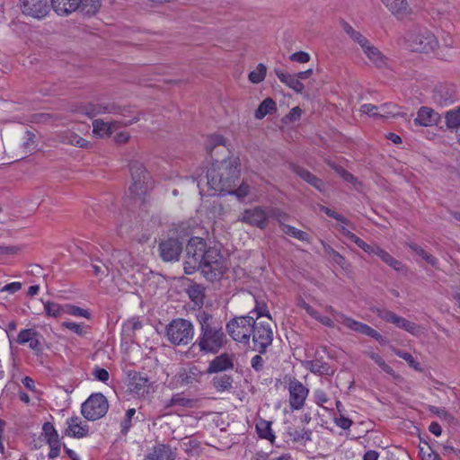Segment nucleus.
<instances>
[{
  "label": "nucleus",
  "mask_w": 460,
  "mask_h": 460,
  "mask_svg": "<svg viewBox=\"0 0 460 460\" xmlns=\"http://www.w3.org/2000/svg\"><path fill=\"white\" fill-rule=\"evenodd\" d=\"M254 324L255 321L252 316L235 317L227 323L226 332L234 341L247 344Z\"/></svg>",
  "instance_id": "nucleus-8"
},
{
  "label": "nucleus",
  "mask_w": 460,
  "mask_h": 460,
  "mask_svg": "<svg viewBox=\"0 0 460 460\" xmlns=\"http://www.w3.org/2000/svg\"><path fill=\"white\" fill-rule=\"evenodd\" d=\"M314 398H315V402L319 406L323 407L325 410L331 409L330 407L324 405L325 403H327L329 402V398L324 391L316 390L314 393Z\"/></svg>",
  "instance_id": "nucleus-62"
},
{
  "label": "nucleus",
  "mask_w": 460,
  "mask_h": 460,
  "mask_svg": "<svg viewBox=\"0 0 460 460\" xmlns=\"http://www.w3.org/2000/svg\"><path fill=\"white\" fill-rule=\"evenodd\" d=\"M233 377L229 375L224 374L215 376L212 379L214 388L218 392L230 391L233 388Z\"/></svg>",
  "instance_id": "nucleus-33"
},
{
  "label": "nucleus",
  "mask_w": 460,
  "mask_h": 460,
  "mask_svg": "<svg viewBox=\"0 0 460 460\" xmlns=\"http://www.w3.org/2000/svg\"><path fill=\"white\" fill-rule=\"evenodd\" d=\"M225 138L220 135L211 136L208 139V143L206 146L208 153L211 154L214 148L217 146H224Z\"/></svg>",
  "instance_id": "nucleus-59"
},
{
  "label": "nucleus",
  "mask_w": 460,
  "mask_h": 460,
  "mask_svg": "<svg viewBox=\"0 0 460 460\" xmlns=\"http://www.w3.org/2000/svg\"><path fill=\"white\" fill-rule=\"evenodd\" d=\"M406 42L412 51L417 52H429L434 50L438 46V40L434 34L426 28L420 27L407 33Z\"/></svg>",
  "instance_id": "nucleus-6"
},
{
  "label": "nucleus",
  "mask_w": 460,
  "mask_h": 460,
  "mask_svg": "<svg viewBox=\"0 0 460 460\" xmlns=\"http://www.w3.org/2000/svg\"><path fill=\"white\" fill-rule=\"evenodd\" d=\"M377 315L387 323H394L396 327L403 329L412 335H418L420 332V327L403 317L395 314L394 312L386 309H377Z\"/></svg>",
  "instance_id": "nucleus-13"
},
{
  "label": "nucleus",
  "mask_w": 460,
  "mask_h": 460,
  "mask_svg": "<svg viewBox=\"0 0 460 460\" xmlns=\"http://www.w3.org/2000/svg\"><path fill=\"white\" fill-rule=\"evenodd\" d=\"M111 270L121 274V270L128 272L135 266L131 253L126 250H114L110 259Z\"/></svg>",
  "instance_id": "nucleus-15"
},
{
  "label": "nucleus",
  "mask_w": 460,
  "mask_h": 460,
  "mask_svg": "<svg viewBox=\"0 0 460 460\" xmlns=\"http://www.w3.org/2000/svg\"><path fill=\"white\" fill-rule=\"evenodd\" d=\"M59 139L63 144L71 145L81 148H88L91 146L89 141L72 131H65L61 133L59 135Z\"/></svg>",
  "instance_id": "nucleus-30"
},
{
  "label": "nucleus",
  "mask_w": 460,
  "mask_h": 460,
  "mask_svg": "<svg viewBox=\"0 0 460 460\" xmlns=\"http://www.w3.org/2000/svg\"><path fill=\"white\" fill-rule=\"evenodd\" d=\"M139 118L135 116L130 120H114V121H104L102 119H94L93 121V133L101 137L111 136L115 130L120 127H127L135 122H137Z\"/></svg>",
  "instance_id": "nucleus-12"
},
{
  "label": "nucleus",
  "mask_w": 460,
  "mask_h": 460,
  "mask_svg": "<svg viewBox=\"0 0 460 460\" xmlns=\"http://www.w3.org/2000/svg\"><path fill=\"white\" fill-rule=\"evenodd\" d=\"M166 335L171 343L174 345H186L194 337L193 324L182 318L174 319L167 325Z\"/></svg>",
  "instance_id": "nucleus-7"
},
{
  "label": "nucleus",
  "mask_w": 460,
  "mask_h": 460,
  "mask_svg": "<svg viewBox=\"0 0 460 460\" xmlns=\"http://www.w3.org/2000/svg\"><path fill=\"white\" fill-rule=\"evenodd\" d=\"M438 119V112L429 107H421L414 119V123L418 126L429 127L437 124Z\"/></svg>",
  "instance_id": "nucleus-23"
},
{
  "label": "nucleus",
  "mask_w": 460,
  "mask_h": 460,
  "mask_svg": "<svg viewBox=\"0 0 460 460\" xmlns=\"http://www.w3.org/2000/svg\"><path fill=\"white\" fill-rule=\"evenodd\" d=\"M195 402V400L187 398L182 393H179L172 396L167 403V407L178 405L185 408H192Z\"/></svg>",
  "instance_id": "nucleus-42"
},
{
  "label": "nucleus",
  "mask_w": 460,
  "mask_h": 460,
  "mask_svg": "<svg viewBox=\"0 0 460 460\" xmlns=\"http://www.w3.org/2000/svg\"><path fill=\"white\" fill-rule=\"evenodd\" d=\"M366 354L376 364L378 367L386 374L394 375V369L385 363L384 358L378 354L374 351H367Z\"/></svg>",
  "instance_id": "nucleus-49"
},
{
  "label": "nucleus",
  "mask_w": 460,
  "mask_h": 460,
  "mask_svg": "<svg viewBox=\"0 0 460 460\" xmlns=\"http://www.w3.org/2000/svg\"><path fill=\"white\" fill-rule=\"evenodd\" d=\"M22 12L31 17L40 19L49 12V0H20Z\"/></svg>",
  "instance_id": "nucleus-18"
},
{
  "label": "nucleus",
  "mask_w": 460,
  "mask_h": 460,
  "mask_svg": "<svg viewBox=\"0 0 460 460\" xmlns=\"http://www.w3.org/2000/svg\"><path fill=\"white\" fill-rule=\"evenodd\" d=\"M109 409V403L102 394H92L83 404L81 411L89 420H96L103 417Z\"/></svg>",
  "instance_id": "nucleus-9"
},
{
  "label": "nucleus",
  "mask_w": 460,
  "mask_h": 460,
  "mask_svg": "<svg viewBox=\"0 0 460 460\" xmlns=\"http://www.w3.org/2000/svg\"><path fill=\"white\" fill-rule=\"evenodd\" d=\"M274 111H276V102L271 98H266L256 110L255 118L261 119Z\"/></svg>",
  "instance_id": "nucleus-40"
},
{
  "label": "nucleus",
  "mask_w": 460,
  "mask_h": 460,
  "mask_svg": "<svg viewBox=\"0 0 460 460\" xmlns=\"http://www.w3.org/2000/svg\"><path fill=\"white\" fill-rule=\"evenodd\" d=\"M446 125L447 128L460 132V106L452 109L445 114Z\"/></svg>",
  "instance_id": "nucleus-32"
},
{
  "label": "nucleus",
  "mask_w": 460,
  "mask_h": 460,
  "mask_svg": "<svg viewBox=\"0 0 460 460\" xmlns=\"http://www.w3.org/2000/svg\"><path fill=\"white\" fill-rule=\"evenodd\" d=\"M268 217H269V219L270 218L276 219L279 223V225L281 226V230H283V225H286L285 221H287L288 219V215L287 213L281 211L279 208H270V207H268Z\"/></svg>",
  "instance_id": "nucleus-51"
},
{
  "label": "nucleus",
  "mask_w": 460,
  "mask_h": 460,
  "mask_svg": "<svg viewBox=\"0 0 460 460\" xmlns=\"http://www.w3.org/2000/svg\"><path fill=\"white\" fill-rule=\"evenodd\" d=\"M291 169L297 176H299L305 181H307V180L311 178V176L313 175V173H311L308 170L296 164H292Z\"/></svg>",
  "instance_id": "nucleus-63"
},
{
  "label": "nucleus",
  "mask_w": 460,
  "mask_h": 460,
  "mask_svg": "<svg viewBox=\"0 0 460 460\" xmlns=\"http://www.w3.org/2000/svg\"><path fill=\"white\" fill-rule=\"evenodd\" d=\"M234 367L232 358L226 354H221L216 357L209 364L208 372V373H218L232 369Z\"/></svg>",
  "instance_id": "nucleus-24"
},
{
  "label": "nucleus",
  "mask_w": 460,
  "mask_h": 460,
  "mask_svg": "<svg viewBox=\"0 0 460 460\" xmlns=\"http://www.w3.org/2000/svg\"><path fill=\"white\" fill-rule=\"evenodd\" d=\"M80 0H51L54 11L58 14H68L79 7Z\"/></svg>",
  "instance_id": "nucleus-28"
},
{
  "label": "nucleus",
  "mask_w": 460,
  "mask_h": 460,
  "mask_svg": "<svg viewBox=\"0 0 460 460\" xmlns=\"http://www.w3.org/2000/svg\"><path fill=\"white\" fill-rule=\"evenodd\" d=\"M275 73L281 83L285 84L295 92L301 93L304 91V84L299 80L296 74L290 75L278 69H275Z\"/></svg>",
  "instance_id": "nucleus-25"
},
{
  "label": "nucleus",
  "mask_w": 460,
  "mask_h": 460,
  "mask_svg": "<svg viewBox=\"0 0 460 460\" xmlns=\"http://www.w3.org/2000/svg\"><path fill=\"white\" fill-rule=\"evenodd\" d=\"M395 354L404 359L411 367L414 368L415 370H421L420 367V363L414 359V358L408 352L397 350Z\"/></svg>",
  "instance_id": "nucleus-57"
},
{
  "label": "nucleus",
  "mask_w": 460,
  "mask_h": 460,
  "mask_svg": "<svg viewBox=\"0 0 460 460\" xmlns=\"http://www.w3.org/2000/svg\"><path fill=\"white\" fill-rule=\"evenodd\" d=\"M202 372L197 367H190L179 373V379L182 385H189L199 381Z\"/></svg>",
  "instance_id": "nucleus-31"
},
{
  "label": "nucleus",
  "mask_w": 460,
  "mask_h": 460,
  "mask_svg": "<svg viewBox=\"0 0 460 460\" xmlns=\"http://www.w3.org/2000/svg\"><path fill=\"white\" fill-rule=\"evenodd\" d=\"M146 457L148 460H174L175 453L170 447L160 444L154 447L152 452Z\"/></svg>",
  "instance_id": "nucleus-29"
},
{
  "label": "nucleus",
  "mask_w": 460,
  "mask_h": 460,
  "mask_svg": "<svg viewBox=\"0 0 460 460\" xmlns=\"http://www.w3.org/2000/svg\"><path fill=\"white\" fill-rule=\"evenodd\" d=\"M65 313L66 314H70L77 317H84L86 319L90 317V314L88 313L87 310L69 304L65 305Z\"/></svg>",
  "instance_id": "nucleus-53"
},
{
  "label": "nucleus",
  "mask_w": 460,
  "mask_h": 460,
  "mask_svg": "<svg viewBox=\"0 0 460 460\" xmlns=\"http://www.w3.org/2000/svg\"><path fill=\"white\" fill-rule=\"evenodd\" d=\"M288 435L294 442L306 443L311 441L312 431L308 429H289Z\"/></svg>",
  "instance_id": "nucleus-38"
},
{
  "label": "nucleus",
  "mask_w": 460,
  "mask_h": 460,
  "mask_svg": "<svg viewBox=\"0 0 460 460\" xmlns=\"http://www.w3.org/2000/svg\"><path fill=\"white\" fill-rule=\"evenodd\" d=\"M289 404L293 410L301 409L308 395V389L297 379L293 378L288 384Z\"/></svg>",
  "instance_id": "nucleus-16"
},
{
  "label": "nucleus",
  "mask_w": 460,
  "mask_h": 460,
  "mask_svg": "<svg viewBox=\"0 0 460 460\" xmlns=\"http://www.w3.org/2000/svg\"><path fill=\"white\" fill-rule=\"evenodd\" d=\"M326 311L329 312L330 314H332L334 317V320L339 323H341L343 324L344 326H346L348 328V324L346 323V320L345 319H348L349 321H355L354 319L343 314L342 313H340L338 311H336L332 306L331 305H328L326 306Z\"/></svg>",
  "instance_id": "nucleus-58"
},
{
  "label": "nucleus",
  "mask_w": 460,
  "mask_h": 460,
  "mask_svg": "<svg viewBox=\"0 0 460 460\" xmlns=\"http://www.w3.org/2000/svg\"><path fill=\"white\" fill-rule=\"evenodd\" d=\"M128 390L137 397H144L149 393L150 382L147 377L135 374L128 383Z\"/></svg>",
  "instance_id": "nucleus-21"
},
{
  "label": "nucleus",
  "mask_w": 460,
  "mask_h": 460,
  "mask_svg": "<svg viewBox=\"0 0 460 460\" xmlns=\"http://www.w3.org/2000/svg\"><path fill=\"white\" fill-rule=\"evenodd\" d=\"M345 320L349 330L364 334L368 337H372L379 343H385L384 337L369 325L358 321H349L348 319Z\"/></svg>",
  "instance_id": "nucleus-22"
},
{
  "label": "nucleus",
  "mask_w": 460,
  "mask_h": 460,
  "mask_svg": "<svg viewBox=\"0 0 460 460\" xmlns=\"http://www.w3.org/2000/svg\"><path fill=\"white\" fill-rule=\"evenodd\" d=\"M207 182L211 190L218 193L234 194L238 199L245 198L250 192L246 180L240 181V168L236 161L223 160L213 163L207 172Z\"/></svg>",
  "instance_id": "nucleus-1"
},
{
  "label": "nucleus",
  "mask_w": 460,
  "mask_h": 460,
  "mask_svg": "<svg viewBox=\"0 0 460 460\" xmlns=\"http://www.w3.org/2000/svg\"><path fill=\"white\" fill-rule=\"evenodd\" d=\"M305 367L310 370V372L317 375H328L330 370V367L327 363L318 359L307 361Z\"/></svg>",
  "instance_id": "nucleus-44"
},
{
  "label": "nucleus",
  "mask_w": 460,
  "mask_h": 460,
  "mask_svg": "<svg viewBox=\"0 0 460 460\" xmlns=\"http://www.w3.org/2000/svg\"><path fill=\"white\" fill-rule=\"evenodd\" d=\"M376 255L378 256L385 263L393 268L394 270L402 271L403 265L401 261L394 258L389 252L379 247L376 250Z\"/></svg>",
  "instance_id": "nucleus-35"
},
{
  "label": "nucleus",
  "mask_w": 460,
  "mask_h": 460,
  "mask_svg": "<svg viewBox=\"0 0 460 460\" xmlns=\"http://www.w3.org/2000/svg\"><path fill=\"white\" fill-rule=\"evenodd\" d=\"M41 339L42 336L34 329H23L19 332L16 341L19 344L29 343L30 349L39 355L43 350Z\"/></svg>",
  "instance_id": "nucleus-19"
},
{
  "label": "nucleus",
  "mask_w": 460,
  "mask_h": 460,
  "mask_svg": "<svg viewBox=\"0 0 460 460\" xmlns=\"http://www.w3.org/2000/svg\"><path fill=\"white\" fill-rule=\"evenodd\" d=\"M342 29L349 38L360 47L361 51L367 58L370 65L378 69L388 67V58L367 37H365L361 32L356 31L346 22H342Z\"/></svg>",
  "instance_id": "nucleus-3"
},
{
  "label": "nucleus",
  "mask_w": 460,
  "mask_h": 460,
  "mask_svg": "<svg viewBox=\"0 0 460 460\" xmlns=\"http://www.w3.org/2000/svg\"><path fill=\"white\" fill-rule=\"evenodd\" d=\"M385 6L398 18H403L410 13V7L406 0H382Z\"/></svg>",
  "instance_id": "nucleus-27"
},
{
  "label": "nucleus",
  "mask_w": 460,
  "mask_h": 460,
  "mask_svg": "<svg viewBox=\"0 0 460 460\" xmlns=\"http://www.w3.org/2000/svg\"><path fill=\"white\" fill-rule=\"evenodd\" d=\"M228 269L227 259L216 247H208L199 268L206 279L211 282L220 279Z\"/></svg>",
  "instance_id": "nucleus-4"
},
{
  "label": "nucleus",
  "mask_w": 460,
  "mask_h": 460,
  "mask_svg": "<svg viewBox=\"0 0 460 460\" xmlns=\"http://www.w3.org/2000/svg\"><path fill=\"white\" fill-rule=\"evenodd\" d=\"M256 430L260 438L274 442L276 437L271 429V422L261 419L256 423Z\"/></svg>",
  "instance_id": "nucleus-37"
},
{
  "label": "nucleus",
  "mask_w": 460,
  "mask_h": 460,
  "mask_svg": "<svg viewBox=\"0 0 460 460\" xmlns=\"http://www.w3.org/2000/svg\"><path fill=\"white\" fill-rule=\"evenodd\" d=\"M340 232L342 235H344L346 238H348L349 241L355 243L359 248L363 244L365 241L360 239L358 236H357L355 234L348 230L346 227L341 226L340 229Z\"/></svg>",
  "instance_id": "nucleus-60"
},
{
  "label": "nucleus",
  "mask_w": 460,
  "mask_h": 460,
  "mask_svg": "<svg viewBox=\"0 0 460 460\" xmlns=\"http://www.w3.org/2000/svg\"><path fill=\"white\" fill-rule=\"evenodd\" d=\"M409 247L419 256H420L424 261H426L429 264H430L433 267L438 266V259L435 258L433 255L426 252L424 249H422L420 245L416 243H410Z\"/></svg>",
  "instance_id": "nucleus-47"
},
{
  "label": "nucleus",
  "mask_w": 460,
  "mask_h": 460,
  "mask_svg": "<svg viewBox=\"0 0 460 460\" xmlns=\"http://www.w3.org/2000/svg\"><path fill=\"white\" fill-rule=\"evenodd\" d=\"M118 108L114 104H93L89 103L84 107L83 112L89 118H93L103 113H117Z\"/></svg>",
  "instance_id": "nucleus-26"
},
{
  "label": "nucleus",
  "mask_w": 460,
  "mask_h": 460,
  "mask_svg": "<svg viewBox=\"0 0 460 460\" xmlns=\"http://www.w3.org/2000/svg\"><path fill=\"white\" fill-rule=\"evenodd\" d=\"M239 221L261 229L266 228L269 221L268 207H256L244 210Z\"/></svg>",
  "instance_id": "nucleus-14"
},
{
  "label": "nucleus",
  "mask_w": 460,
  "mask_h": 460,
  "mask_svg": "<svg viewBox=\"0 0 460 460\" xmlns=\"http://www.w3.org/2000/svg\"><path fill=\"white\" fill-rule=\"evenodd\" d=\"M420 455L422 460H440L439 455L435 452L428 444L420 447Z\"/></svg>",
  "instance_id": "nucleus-55"
},
{
  "label": "nucleus",
  "mask_w": 460,
  "mask_h": 460,
  "mask_svg": "<svg viewBox=\"0 0 460 460\" xmlns=\"http://www.w3.org/2000/svg\"><path fill=\"white\" fill-rule=\"evenodd\" d=\"M208 247L203 238L192 237L186 245V261L184 271L186 274H192L200 268L203 257L206 255Z\"/></svg>",
  "instance_id": "nucleus-5"
},
{
  "label": "nucleus",
  "mask_w": 460,
  "mask_h": 460,
  "mask_svg": "<svg viewBox=\"0 0 460 460\" xmlns=\"http://www.w3.org/2000/svg\"><path fill=\"white\" fill-rule=\"evenodd\" d=\"M254 348L260 353L266 352L267 348L273 341V332L270 324L265 322L256 323L252 330Z\"/></svg>",
  "instance_id": "nucleus-11"
},
{
  "label": "nucleus",
  "mask_w": 460,
  "mask_h": 460,
  "mask_svg": "<svg viewBox=\"0 0 460 460\" xmlns=\"http://www.w3.org/2000/svg\"><path fill=\"white\" fill-rule=\"evenodd\" d=\"M376 255L378 256L385 263L393 268L394 270L402 271L403 265L401 261L394 258L389 252L379 247L376 250Z\"/></svg>",
  "instance_id": "nucleus-34"
},
{
  "label": "nucleus",
  "mask_w": 460,
  "mask_h": 460,
  "mask_svg": "<svg viewBox=\"0 0 460 460\" xmlns=\"http://www.w3.org/2000/svg\"><path fill=\"white\" fill-rule=\"evenodd\" d=\"M92 375L96 380L103 383L107 382L110 378L109 372L106 369L99 367H95L93 368Z\"/></svg>",
  "instance_id": "nucleus-61"
},
{
  "label": "nucleus",
  "mask_w": 460,
  "mask_h": 460,
  "mask_svg": "<svg viewBox=\"0 0 460 460\" xmlns=\"http://www.w3.org/2000/svg\"><path fill=\"white\" fill-rule=\"evenodd\" d=\"M92 261V268L94 275L96 276H108L110 271H113L111 270V265L110 264V261L108 263H102L97 257H91Z\"/></svg>",
  "instance_id": "nucleus-43"
},
{
  "label": "nucleus",
  "mask_w": 460,
  "mask_h": 460,
  "mask_svg": "<svg viewBox=\"0 0 460 460\" xmlns=\"http://www.w3.org/2000/svg\"><path fill=\"white\" fill-rule=\"evenodd\" d=\"M67 429L66 435L73 438H81L86 437L89 431L88 425L78 416L71 417L66 420Z\"/></svg>",
  "instance_id": "nucleus-20"
},
{
  "label": "nucleus",
  "mask_w": 460,
  "mask_h": 460,
  "mask_svg": "<svg viewBox=\"0 0 460 460\" xmlns=\"http://www.w3.org/2000/svg\"><path fill=\"white\" fill-rule=\"evenodd\" d=\"M135 414H136V410L134 408L128 409L126 411L125 417L120 423L121 432L123 434H127L128 432L129 429L131 428L132 419Z\"/></svg>",
  "instance_id": "nucleus-54"
},
{
  "label": "nucleus",
  "mask_w": 460,
  "mask_h": 460,
  "mask_svg": "<svg viewBox=\"0 0 460 460\" xmlns=\"http://www.w3.org/2000/svg\"><path fill=\"white\" fill-rule=\"evenodd\" d=\"M282 232L289 236H292L297 240L310 243V237L309 234L302 230H299L294 226H291L289 225H283V230Z\"/></svg>",
  "instance_id": "nucleus-46"
},
{
  "label": "nucleus",
  "mask_w": 460,
  "mask_h": 460,
  "mask_svg": "<svg viewBox=\"0 0 460 460\" xmlns=\"http://www.w3.org/2000/svg\"><path fill=\"white\" fill-rule=\"evenodd\" d=\"M44 309L49 316L59 317L66 314L65 305H60L57 303L47 302L44 304Z\"/></svg>",
  "instance_id": "nucleus-50"
},
{
  "label": "nucleus",
  "mask_w": 460,
  "mask_h": 460,
  "mask_svg": "<svg viewBox=\"0 0 460 460\" xmlns=\"http://www.w3.org/2000/svg\"><path fill=\"white\" fill-rule=\"evenodd\" d=\"M197 321L200 332L194 345L197 344L202 352L217 353L227 341L222 324L206 311H199Z\"/></svg>",
  "instance_id": "nucleus-2"
},
{
  "label": "nucleus",
  "mask_w": 460,
  "mask_h": 460,
  "mask_svg": "<svg viewBox=\"0 0 460 460\" xmlns=\"http://www.w3.org/2000/svg\"><path fill=\"white\" fill-rule=\"evenodd\" d=\"M266 73V66L260 63L253 71L249 73L248 78L252 84H259L264 80Z\"/></svg>",
  "instance_id": "nucleus-48"
},
{
  "label": "nucleus",
  "mask_w": 460,
  "mask_h": 460,
  "mask_svg": "<svg viewBox=\"0 0 460 460\" xmlns=\"http://www.w3.org/2000/svg\"><path fill=\"white\" fill-rule=\"evenodd\" d=\"M101 7V0H80L78 9L86 15H94Z\"/></svg>",
  "instance_id": "nucleus-39"
},
{
  "label": "nucleus",
  "mask_w": 460,
  "mask_h": 460,
  "mask_svg": "<svg viewBox=\"0 0 460 460\" xmlns=\"http://www.w3.org/2000/svg\"><path fill=\"white\" fill-rule=\"evenodd\" d=\"M182 244L177 238H168L159 243L160 256L164 261H178Z\"/></svg>",
  "instance_id": "nucleus-17"
},
{
  "label": "nucleus",
  "mask_w": 460,
  "mask_h": 460,
  "mask_svg": "<svg viewBox=\"0 0 460 460\" xmlns=\"http://www.w3.org/2000/svg\"><path fill=\"white\" fill-rule=\"evenodd\" d=\"M323 249L325 253L330 257L332 261L339 265L342 269H346L348 266L346 259L332 246L323 243Z\"/></svg>",
  "instance_id": "nucleus-45"
},
{
  "label": "nucleus",
  "mask_w": 460,
  "mask_h": 460,
  "mask_svg": "<svg viewBox=\"0 0 460 460\" xmlns=\"http://www.w3.org/2000/svg\"><path fill=\"white\" fill-rule=\"evenodd\" d=\"M396 106L392 103H385L380 106H378V118H385L388 119L391 117H395L396 112Z\"/></svg>",
  "instance_id": "nucleus-52"
},
{
  "label": "nucleus",
  "mask_w": 460,
  "mask_h": 460,
  "mask_svg": "<svg viewBox=\"0 0 460 460\" xmlns=\"http://www.w3.org/2000/svg\"><path fill=\"white\" fill-rule=\"evenodd\" d=\"M42 434L49 445H56L61 443L56 429L50 422H46L43 424Z\"/></svg>",
  "instance_id": "nucleus-41"
},
{
  "label": "nucleus",
  "mask_w": 460,
  "mask_h": 460,
  "mask_svg": "<svg viewBox=\"0 0 460 460\" xmlns=\"http://www.w3.org/2000/svg\"><path fill=\"white\" fill-rule=\"evenodd\" d=\"M334 169L337 173L346 181L353 184L357 181V179L341 166H335Z\"/></svg>",
  "instance_id": "nucleus-64"
},
{
  "label": "nucleus",
  "mask_w": 460,
  "mask_h": 460,
  "mask_svg": "<svg viewBox=\"0 0 460 460\" xmlns=\"http://www.w3.org/2000/svg\"><path fill=\"white\" fill-rule=\"evenodd\" d=\"M376 255L378 256L385 263L393 268L394 270L402 271L403 265L401 261L394 258L389 252L379 247L376 250Z\"/></svg>",
  "instance_id": "nucleus-36"
},
{
  "label": "nucleus",
  "mask_w": 460,
  "mask_h": 460,
  "mask_svg": "<svg viewBox=\"0 0 460 460\" xmlns=\"http://www.w3.org/2000/svg\"><path fill=\"white\" fill-rule=\"evenodd\" d=\"M132 183L129 191L134 196H142L147 192L151 186V177L146 168L138 163L130 165Z\"/></svg>",
  "instance_id": "nucleus-10"
},
{
  "label": "nucleus",
  "mask_w": 460,
  "mask_h": 460,
  "mask_svg": "<svg viewBox=\"0 0 460 460\" xmlns=\"http://www.w3.org/2000/svg\"><path fill=\"white\" fill-rule=\"evenodd\" d=\"M61 326L69 329L79 336H84L86 333L85 326L83 323L66 321L62 323Z\"/></svg>",
  "instance_id": "nucleus-56"
}]
</instances>
